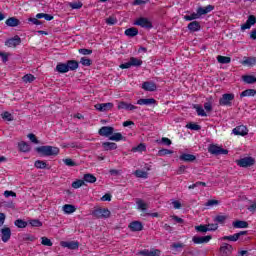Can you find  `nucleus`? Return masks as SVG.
Returning <instances> with one entry per match:
<instances>
[{
  "label": "nucleus",
  "mask_w": 256,
  "mask_h": 256,
  "mask_svg": "<svg viewBox=\"0 0 256 256\" xmlns=\"http://www.w3.org/2000/svg\"><path fill=\"white\" fill-rule=\"evenodd\" d=\"M78 53H80V55H91V53H93V50L87 48H80L78 50Z\"/></svg>",
  "instance_id": "nucleus-62"
},
{
  "label": "nucleus",
  "mask_w": 256,
  "mask_h": 256,
  "mask_svg": "<svg viewBox=\"0 0 256 256\" xmlns=\"http://www.w3.org/2000/svg\"><path fill=\"white\" fill-rule=\"evenodd\" d=\"M213 239V236L207 235V236H194L192 238L193 243L196 245H202L203 243H209V241Z\"/></svg>",
  "instance_id": "nucleus-9"
},
{
  "label": "nucleus",
  "mask_w": 256,
  "mask_h": 256,
  "mask_svg": "<svg viewBox=\"0 0 256 256\" xmlns=\"http://www.w3.org/2000/svg\"><path fill=\"white\" fill-rule=\"evenodd\" d=\"M187 29L190 30V33H197V31H201V23L199 21H192L188 24Z\"/></svg>",
  "instance_id": "nucleus-18"
},
{
  "label": "nucleus",
  "mask_w": 256,
  "mask_h": 256,
  "mask_svg": "<svg viewBox=\"0 0 256 256\" xmlns=\"http://www.w3.org/2000/svg\"><path fill=\"white\" fill-rule=\"evenodd\" d=\"M80 63L81 65H83L84 67H91V65L93 64V60L89 59L87 57H82L80 59Z\"/></svg>",
  "instance_id": "nucleus-46"
},
{
  "label": "nucleus",
  "mask_w": 256,
  "mask_h": 256,
  "mask_svg": "<svg viewBox=\"0 0 256 256\" xmlns=\"http://www.w3.org/2000/svg\"><path fill=\"white\" fill-rule=\"evenodd\" d=\"M56 71L58 73H69V67L67 66V62L66 63H58L56 66Z\"/></svg>",
  "instance_id": "nucleus-31"
},
{
  "label": "nucleus",
  "mask_w": 256,
  "mask_h": 256,
  "mask_svg": "<svg viewBox=\"0 0 256 256\" xmlns=\"http://www.w3.org/2000/svg\"><path fill=\"white\" fill-rule=\"evenodd\" d=\"M14 225L16 227H18V229H25V227H27V225H29V222H27L23 219H17V220H15Z\"/></svg>",
  "instance_id": "nucleus-39"
},
{
  "label": "nucleus",
  "mask_w": 256,
  "mask_h": 256,
  "mask_svg": "<svg viewBox=\"0 0 256 256\" xmlns=\"http://www.w3.org/2000/svg\"><path fill=\"white\" fill-rule=\"evenodd\" d=\"M180 161H183L184 163H193L197 159V157L193 154H187L183 153L179 156Z\"/></svg>",
  "instance_id": "nucleus-17"
},
{
  "label": "nucleus",
  "mask_w": 256,
  "mask_h": 256,
  "mask_svg": "<svg viewBox=\"0 0 256 256\" xmlns=\"http://www.w3.org/2000/svg\"><path fill=\"white\" fill-rule=\"evenodd\" d=\"M69 7H71V9H81L83 2H70Z\"/></svg>",
  "instance_id": "nucleus-58"
},
{
  "label": "nucleus",
  "mask_w": 256,
  "mask_h": 256,
  "mask_svg": "<svg viewBox=\"0 0 256 256\" xmlns=\"http://www.w3.org/2000/svg\"><path fill=\"white\" fill-rule=\"evenodd\" d=\"M195 230L198 232V233H207V231H209V227H207V225H198V226H195Z\"/></svg>",
  "instance_id": "nucleus-51"
},
{
  "label": "nucleus",
  "mask_w": 256,
  "mask_h": 256,
  "mask_svg": "<svg viewBox=\"0 0 256 256\" xmlns=\"http://www.w3.org/2000/svg\"><path fill=\"white\" fill-rule=\"evenodd\" d=\"M134 175L136 177H138L139 179H147V177H149V173H147L146 171H143V170H136L134 172Z\"/></svg>",
  "instance_id": "nucleus-43"
},
{
  "label": "nucleus",
  "mask_w": 256,
  "mask_h": 256,
  "mask_svg": "<svg viewBox=\"0 0 256 256\" xmlns=\"http://www.w3.org/2000/svg\"><path fill=\"white\" fill-rule=\"evenodd\" d=\"M142 89L150 92L157 91V84H155L153 81H146L142 84Z\"/></svg>",
  "instance_id": "nucleus-16"
},
{
  "label": "nucleus",
  "mask_w": 256,
  "mask_h": 256,
  "mask_svg": "<svg viewBox=\"0 0 256 256\" xmlns=\"http://www.w3.org/2000/svg\"><path fill=\"white\" fill-rule=\"evenodd\" d=\"M95 109L101 113H105V111H110V109H113V103H99L95 105Z\"/></svg>",
  "instance_id": "nucleus-13"
},
{
  "label": "nucleus",
  "mask_w": 256,
  "mask_h": 256,
  "mask_svg": "<svg viewBox=\"0 0 256 256\" xmlns=\"http://www.w3.org/2000/svg\"><path fill=\"white\" fill-rule=\"evenodd\" d=\"M204 109L207 113H211V111H213V103L211 101L205 102Z\"/></svg>",
  "instance_id": "nucleus-60"
},
{
  "label": "nucleus",
  "mask_w": 256,
  "mask_h": 256,
  "mask_svg": "<svg viewBox=\"0 0 256 256\" xmlns=\"http://www.w3.org/2000/svg\"><path fill=\"white\" fill-rule=\"evenodd\" d=\"M236 165H238V167H253V165H255V158L253 157H244L242 159L236 160Z\"/></svg>",
  "instance_id": "nucleus-4"
},
{
  "label": "nucleus",
  "mask_w": 256,
  "mask_h": 256,
  "mask_svg": "<svg viewBox=\"0 0 256 256\" xmlns=\"http://www.w3.org/2000/svg\"><path fill=\"white\" fill-rule=\"evenodd\" d=\"M137 255H140V256H161V250H159V249H152V250L144 249V250L139 251L137 253Z\"/></svg>",
  "instance_id": "nucleus-10"
},
{
  "label": "nucleus",
  "mask_w": 256,
  "mask_h": 256,
  "mask_svg": "<svg viewBox=\"0 0 256 256\" xmlns=\"http://www.w3.org/2000/svg\"><path fill=\"white\" fill-rule=\"evenodd\" d=\"M118 109H125L126 111H135V109H137V106L122 101L118 104Z\"/></svg>",
  "instance_id": "nucleus-22"
},
{
  "label": "nucleus",
  "mask_w": 256,
  "mask_h": 256,
  "mask_svg": "<svg viewBox=\"0 0 256 256\" xmlns=\"http://www.w3.org/2000/svg\"><path fill=\"white\" fill-rule=\"evenodd\" d=\"M61 247H64L66 249H79V242L77 241H62L60 242Z\"/></svg>",
  "instance_id": "nucleus-14"
},
{
  "label": "nucleus",
  "mask_w": 256,
  "mask_h": 256,
  "mask_svg": "<svg viewBox=\"0 0 256 256\" xmlns=\"http://www.w3.org/2000/svg\"><path fill=\"white\" fill-rule=\"evenodd\" d=\"M68 71H77L79 69V62L77 60H68L66 61Z\"/></svg>",
  "instance_id": "nucleus-25"
},
{
  "label": "nucleus",
  "mask_w": 256,
  "mask_h": 256,
  "mask_svg": "<svg viewBox=\"0 0 256 256\" xmlns=\"http://www.w3.org/2000/svg\"><path fill=\"white\" fill-rule=\"evenodd\" d=\"M41 239H42L41 243H42L45 247H53V242H51V239H49V238H47V237H42Z\"/></svg>",
  "instance_id": "nucleus-56"
},
{
  "label": "nucleus",
  "mask_w": 256,
  "mask_h": 256,
  "mask_svg": "<svg viewBox=\"0 0 256 256\" xmlns=\"http://www.w3.org/2000/svg\"><path fill=\"white\" fill-rule=\"evenodd\" d=\"M134 153H143V151H147V146L143 143H140L138 146L132 148Z\"/></svg>",
  "instance_id": "nucleus-44"
},
{
  "label": "nucleus",
  "mask_w": 256,
  "mask_h": 256,
  "mask_svg": "<svg viewBox=\"0 0 256 256\" xmlns=\"http://www.w3.org/2000/svg\"><path fill=\"white\" fill-rule=\"evenodd\" d=\"M208 152L211 153V155H227L229 150L223 149L215 144H211L208 147Z\"/></svg>",
  "instance_id": "nucleus-6"
},
{
  "label": "nucleus",
  "mask_w": 256,
  "mask_h": 256,
  "mask_svg": "<svg viewBox=\"0 0 256 256\" xmlns=\"http://www.w3.org/2000/svg\"><path fill=\"white\" fill-rule=\"evenodd\" d=\"M157 103V100L154 98H141L137 101V105H155Z\"/></svg>",
  "instance_id": "nucleus-26"
},
{
  "label": "nucleus",
  "mask_w": 256,
  "mask_h": 256,
  "mask_svg": "<svg viewBox=\"0 0 256 256\" xmlns=\"http://www.w3.org/2000/svg\"><path fill=\"white\" fill-rule=\"evenodd\" d=\"M7 27H19L21 25V21L17 19L16 17H10L6 20Z\"/></svg>",
  "instance_id": "nucleus-24"
},
{
  "label": "nucleus",
  "mask_w": 256,
  "mask_h": 256,
  "mask_svg": "<svg viewBox=\"0 0 256 256\" xmlns=\"http://www.w3.org/2000/svg\"><path fill=\"white\" fill-rule=\"evenodd\" d=\"M193 109L196 110L197 115H199V117H207V112H205V109H203V106L199 104H193Z\"/></svg>",
  "instance_id": "nucleus-32"
},
{
  "label": "nucleus",
  "mask_w": 256,
  "mask_h": 256,
  "mask_svg": "<svg viewBox=\"0 0 256 256\" xmlns=\"http://www.w3.org/2000/svg\"><path fill=\"white\" fill-rule=\"evenodd\" d=\"M158 157H165L167 155H173V150L162 148L157 153Z\"/></svg>",
  "instance_id": "nucleus-45"
},
{
  "label": "nucleus",
  "mask_w": 256,
  "mask_h": 256,
  "mask_svg": "<svg viewBox=\"0 0 256 256\" xmlns=\"http://www.w3.org/2000/svg\"><path fill=\"white\" fill-rule=\"evenodd\" d=\"M1 239L3 243H7L11 239V228L5 227L1 229Z\"/></svg>",
  "instance_id": "nucleus-15"
},
{
  "label": "nucleus",
  "mask_w": 256,
  "mask_h": 256,
  "mask_svg": "<svg viewBox=\"0 0 256 256\" xmlns=\"http://www.w3.org/2000/svg\"><path fill=\"white\" fill-rule=\"evenodd\" d=\"M255 96H256L255 89H246L242 93H240L241 99H243V97H255Z\"/></svg>",
  "instance_id": "nucleus-35"
},
{
  "label": "nucleus",
  "mask_w": 256,
  "mask_h": 256,
  "mask_svg": "<svg viewBox=\"0 0 256 256\" xmlns=\"http://www.w3.org/2000/svg\"><path fill=\"white\" fill-rule=\"evenodd\" d=\"M5 45L6 47H17V45H21V37L16 35L13 38H9L5 41Z\"/></svg>",
  "instance_id": "nucleus-12"
},
{
  "label": "nucleus",
  "mask_w": 256,
  "mask_h": 256,
  "mask_svg": "<svg viewBox=\"0 0 256 256\" xmlns=\"http://www.w3.org/2000/svg\"><path fill=\"white\" fill-rule=\"evenodd\" d=\"M91 215L96 219H109L111 217V211L107 208H97L92 211Z\"/></svg>",
  "instance_id": "nucleus-3"
},
{
  "label": "nucleus",
  "mask_w": 256,
  "mask_h": 256,
  "mask_svg": "<svg viewBox=\"0 0 256 256\" xmlns=\"http://www.w3.org/2000/svg\"><path fill=\"white\" fill-rule=\"evenodd\" d=\"M85 185V180H76L72 183L73 189H79V187H83Z\"/></svg>",
  "instance_id": "nucleus-55"
},
{
  "label": "nucleus",
  "mask_w": 256,
  "mask_h": 256,
  "mask_svg": "<svg viewBox=\"0 0 256 256\" xmlns=\"http://www.w3.org/2000/svg\"><path fill=\"white\" fill-rule=\"evenodd\" d=\"M218 63H221L222 65H227L228 63H231V57L227 56H217Z\"/></svg>",
  "instance_id": "nucleus-42"
},
{
  "label": "nucleus",
  "mask_w": 256,
  "mask_h": 256,
  "mask_svg": "<svg viewBox=\"0 0 256 256\" xmlns=\"http://www.w3.org/2000/svg\"><path fill=\"white\" fill-rule=\"evenodd\" d=\"M83 181L86 183H95L97 181V177L91 173L84 174Z\"/></svg>",
  "instance_id": "nucleus-38"
},
{
  "label": "nucleus",
  "mask_w": 256,
  "mask_h": 256,
  "mask_svg": "<svg viewBox=\"0 0 256 256\" xmlns=\"http://www.w3.org/2000/svg\"><path fill=\"white\" fill-rule=\"evenodd\" d=\"M124 35H126V37H137L139 30L135 27H131L125 30Z\"/></svg>",
  "instance_id": "nucleus-30"
},
{
  "label": "nucleus",
  "mask_w": 256,
  "mask_h": 256,
  "mask_svg": "<svg viewBox=\"0 0 256 256\" xmlns=\"http://www.w3.org/2000/svg\"><path fill=\"white\" fill-rule=\"evenodd\" d=\"M130 63L132 65V67H141L143 65V60L136 58V57H131Z\"/></svg>",
  "instance_id": "nucleus-41"
},
{
  "label": "nucleus",
  "mask_w": 256,
  "mask_h": 256,
  "mask_svg": "<svg viewBox=\"0 0 256 256\" xmlns=\"http://www.w3.org/2000/svg\"><path fill=\"white\" fill-rule=\"evenodd\" d=\"M36 153L40 155V157H56L59 153V148L55 146H40L35 148Z\"/></svg>",
  "instance_id": "nucleus-1"
},
{
  "label": "nucleus",
  "mask_w": 256,
  "mask_h": 256,
  "mask_svg": "<svg viewBox=\"0 0 256 256\" xmlns=\"http://www.w3.org/2000/svg\"><path fill=\"white\" fill-rule=\"evenodd\" d=\"M115 133V128L112 126H103L98 130L100 137H111Z\"/></svg>",
  "instance_id": "nucleus-7"
},
{
  "label": "nucleus",
  "mask_w": 256,
  "mask_h": 256,
  "mask_svg": "<svg viewBox=\"0 0 256 256\" xmlns=\"http://www.w3.org/2000/svg\"><path fill=\"white\" fill-rule=\"evenodd\" d=\"M102 147H103L104 151H115V149H117V143L103 142Z\"/></svg>",
  "instance_id": "nucleus-28"
},
{
  "label": "nucleus",
  "mask_w": 256,
  "mask_h": 256,
  "mask_svg": "<svg viewBox=\"0 0 256 256\" xmlns=\"http://www.w3.org/2000/svg\"><path fill=\"white\" fill-rule=\"evenodd\" d=\"M2 119H5L6 121H13V114L9 112H3L1 114Z\"/></svg>",
  "instance_id": "nucleus-57"
},
{
  "label": "nucleus",
  "mask_w": 256,
  "mask_h": 256,
  "mask_svg": "<svg viewBox=\"0 0 256 256\" xmlns=\"http://www.w3.org/2000/svg\"><path fill=\"white\" fill-rule=\"evenodd\" d=\"M34 167H36V169H51V167L47 165V162L43 160H36L34 163Z\"/></svg>",
  "instance_id": "nucleus-34"
},
{
  "label": "nucleus",
  "mask_w": 256,
  "mask_h": 256,
  "mask_svg": "<svg viewBox=\"0 0 256 256\" xmlns=\"http://www.w3.org/2000/svg\"><path fill=\"white\" fill-rule=\"evenodd\" d=\"M215 9V6L213 5H208L206 7H198L196 10V13L199 17V19H201L202 15H207V13H211V11H213Z\"/></svg>",
  "instance_id": "nucleus-11"
},
{
  "label": "nucleus",
  "mask_w": 256,
  "mask_h": 256,
  "mask_svg": "<svg viewBox=\"0 0 256 256\" xmlns=\"http://www.w3.org/2000/svg\"><path fill=\"white\" fill-rule=\"evenodd\" d=\"M18 149L21 153H29L31 151V145L25 141H21L18 143Z\"/></svg>",
  "instance_id": "nucleus-23"
},
{
  "label": "nucleus",
  "mask_w": 256,
  "mask_h": 256,
  "mask_svg": "<svg viewBox=\"0 0 256 256\" xmlns=\"http://www.w3.org/2000/svg\"><path fill=\"white\" fill-rule=\"evenodd\" d=\"M136 205H137V209H140L141 211H147L148 205L147 203H145V201H143V199L137 198Z\"/></svg>",
  "instance_id": "nucleus-36"
},
{
  "label": "nucleus",
  "mask_w": 256,
  "mask_h": 256,
  "mask_svg": "<svg viewBox=\"0 0 256 256\" xmlns=\"http://www.w3.org/2000/svg\"><path fill=\"white\" fill-rule=\"evenodd\" d=\"M134 25H137L138 27H142L143 29H153V23L149 21V18L140 17L138 18Z\"/></svg>",
  "instance_id": "nucleus-5"
},
{
  "label": "nucleus",
  "mask_w": 256,
  "mask_h": 256,
  "mask_svg": "<svg viewBox=\"0 0 256 256\" xmlns=\"http://www.w3.org/2000/svg\"><path fill=\"white\" fill-rule=\"evenodd\" d=\"M63 163L67 165V167H77V163L71 158L63 159Z\"/></svg>",
  "instance_id": "nucleus-53"
},
{
  "label": "nucleus",
  "mask_w": 256,
  "mask_h": 256,
  "mask_svg": "<svg viewBox=\"0 0 256 256\" xmlns=\"http://www.w3.org/2000/svg\"><path fill=\"white\" fill-rule=\"evenodd\" d=\"M195 19H199V15L197 14V12L196 13L194 12L191 15L184 16L185 21H195Z\"/></svg>",
  "instance_id": "nucleus-54"
},
{
  "label": "nucleus",
  "mask_w": 256,
  "mask_h": 256,
  "mask_svg": "<svg viewBox=\"0 0 256 256\" xmlns=\"http://www.w3.org/2000/svg\"><path fill=\"white\" fill-rule=\"evenodd\" d=\"M225 221H227V216H225V215H217L214 218V222L220 223V225H223V223H225Z\"/></svg>",
  "instance_id": "nucleus-50"
},
{
  "label": "nucleus",
  "mask_w": 256,
  "mask_h": 256,
  "mask_svg": "<svg viewBox=\"0 0 256 256\" xmlns=\"http://www.w3.org/2000/svg\"><path fill=\"white\" fill-rule=\"evenodd\" d=\"M232 227H234V229H247L249 227V223L243 220H236L232 223Z\"/></svg>",
  "instance_id": "nucleus-20"
},
{
  "label": "nucleus",
  "mask_w": 256,
  "mask_h": 256,
  "mask_svg": "<svg viewBox=\"0 0 256 256\" xmlns=\"http://www.w3.org/2000/svg\"><path fill=\"white\" fill-rule=\"evenodd\" d=\"M233 101H235V94L225 93L219 99V105L221 107H233Z\"/></svg>",
  "instance_id": "nucleus-2"
},
{
  "label": "nucleus",
  "mask_w": 256,
  "mask_h": 256,
  "mask_svg": "<svg viewBox=\"0 0 256 256\" xmlns=\"http://www.w3.org/2000/svg\"><path fill=\"white\" fill-rule=\"evenodd\" d=\"M128 227L133 232L143 231V223H141V221H133Z\"/></svg>",
  "instance_id": "nucleus-19"
},
{
  "label": "nucleus",
  "mask_w": 256,
  "mask_h": 256,
  "mask_svg": "<svg viewBox=\"0 0 256 256\" xmlns=\"http://www.w3.org/2000/svg\"><path fill=\"white\" fill-rule=\"evenodd\" d=\"M248 211H250V213H255L256 211V199L253 200L252 204L250 206L247 207Z\"/></svg>",
  "instance_id": "nucleus-63"
},
{
  "label": "nucleus",
  "mask_w": 256,
  "mask_h": 256,
  "mask_svg": "<svg viewBox=\"0 0 256 256\" xmlns=\"http://www.w3.org/2000/svg\"><path fill=\"white\" fill-rule=\"evenodd\" d=\"M27 137L32 143H34L35 145H39V140L37 139V136H35V134L30 133L27 135Z\"/></svg>",
  "instance_id": "nucleus-61"
},
{
  "label": "nucleus",
  "mask_w": 256,
  "mask_h": 256,
  "mask_svg": "<svg viewBox=\"0 0 256 256\" xmlns=\"http://www.w3.org/2000/svg\"><path fill=\"white\" fill-rule=\"evenodd\" d=\"M110 141H127V138L123 136L120 132L114 133L109 137Z\"/></svg>",
  "instance_id": "nucleus-29"
},
{
  "label": "nucleus",
  "mask_w": 256,
  "mask_h": 256,
  "mask_svg": "<svg viewBox=\"0 0 256 256\" xmlns=\"http://www.w3.org/2000/svg\"><path fill=\"white\" fill-rule=\"evenodd\" d=\"M219 200L211 199L204 203L205 209H211V207H217L219 205Z\"/></svg>",
  "instance_id": "nucleus-40"
},
{
  "label": "nucleus",
  "mask_w": 256,
  "mask_h": 256,
  "mask_svg": "<svg viewBox=\"0 0 256 256\" xmlns=\"http://www.w3.org/2000/svg\"><path fill=\"white\" fill-rule=\"evenodd\" d=\"M241 64L247 67H253V65H256V57H244Z\"/></svg>",
  "instance_id": "nucleus-27"
},
{
  "label": "nucleus",
  "mask_w": 256,
  "mask_h": 256,
  "mask_svg": "<svg viewBox=\"0 0 256 256\" xmlns=\"http://www.w3.org/2000/svg\"><path fill=\"white\" fill-rule=\"evenodd\" d=\"M232 133L234 135H240L241 137H245V135H249V129H247V126L245 125H240V126H236L232 130Z\"/></svg>",
  "instance_id": "nucleus-8"
},
{
  "label": "nucleus",
  "mask_w": 256,
  "mask_h": 256,
  "mask_svg": "<svg viewBox=\"0 0 256 256\" xmlns=\"http://www.w3.org/2000/svg\"><path fill=\"white\" fill-rule=\"evenodd\" d=\"M222 241H239V238L237 237V234L235 233L234 235H230V236H223L222 237Z\"/></svg>",
  "instance_id": "nucleus-52"
},
{
  "label": "nucleus",
  "mask_w": 256,
  "mask_h": 256,
  "mask_svg": "<svg viewBox=\"0 0 256 256\" xmlns=\"http://www.w3.org/2000/svg\"><path fill=\"white\" fill-rule=\"evenodd\" d=\"M220 252L222 255H231V253H233V246L231 244L224 243L223 246L220 247Z\"/></svg>",
  "instance_id": "nucleus-21"
},
{
  "label": "nucleus",
  "mask_w": 256,
  "mask_h": 256,
  "mask_svg": "<svg viewBox=\"0 0 256 256\" xmlns=\"http://www.w3.org/2000/svg\"><path fill=\"white\" fill-rule=\"evenodd\" d=\"M187 129H190L191 131H201V125H198L196 123H188L186 125Z\"/></svg>",
  "instance_id": "nucleus-49"
},
{
  "label": "nucleus",
  "mask_w": 256,
  "mask_h": 256,
  "mask_svg": "<svg viewBox=\"0 0 256 256\" xmlns=\"http://www.w3.org/2000/svg\"><path fill=\"white\" fill-rule=\"evenodd\" d=\"M24 83H33L35 76L33 74H26L22 77Z\"/></svg>",
  "instance_id": "nucleus-47"
},
{
  "label": "nucleus",
  "mask_w": 256,
  "mask_h": 256,
  "mask_svg": "<svg viewBox=\"0 0 256 256\" xmlns=\"http://www.w3.org/2000/svg\"><path fill=\"white\" fill-rule=\"evenodd\" d=\"M63 211L64 213H66L67 215H71V213H75V211H77V208H75V206L71 205V204H65L63 206Z\"/></svg>",
  "instance_id": "nucleus-37"
},
{
  "label": "nucleus",
  "mask_w": 256,
  "mask_h": 256,
  "mask_svg": "<svg viewBox=\"0 0 256 256\" xmlns=\"http://www.w3.org/2000/svg\"><path fill=\"white\" fill-rule=\"evenodd\" d=\"M242 80L244 83H247V85H253L256 83V77L253 75H244L242 76Z\"/></svg>",
  "instance_id": "nucleus-33"
},
{
  "label": "nucleus",
  "mask_w": 256,
  "mask_h": 256,
  "mask_svg": "<svg viewBox=\"0 0 256 256\" xmlns=\"http://www.w3.org/2000/svg\"><path fill=\"white\" fill-rule=\"evenodd\" d=\"M29 225L31 227H43V222H41L39 219H31L28 221Z\"/></svg>",
  "instance_id": "nucleus-48"
},
{
  "label": "nucleus",
  "mask_w": 256,
  "mask_h": 256,
  "mask_svg": "<svg viewBox=\"0 0 256 256\" xmlns=\"http://www.w3.org/2000/svg\"><path fill=\"white\" fill-rule=\"evenodd\" d=\"M246 22H248L250 25H255V23H256L255 15H249L248 19L246 20Z\"/></svg>",
  "instance_id": "nucleus-64"
},
{
  "label": "nucleus",
  "mask_w": 256,
  "mask_h": 256,
  "mask_svg": "<svg viewBox=\"0 0 256 256\" xmlns=\"http://www.w3.org/2000/svg\"><path fill=\"white\" fill-rule=\"evenodd\" d=\"M171 249H174L175 251H179V249H183V247H185V244L183 243H172L171 244Z\"/></svg>",
  "instance_id": "nucleus-59"
}]
</instances>
